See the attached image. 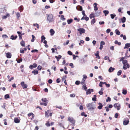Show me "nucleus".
Here are the masks:
<instances>
[{
    "label": "nucleus",
    "instance_id": "1",
    "mask_svg": "<svg viewBox=\"0 0 130 130\" xmlns=\"http://www.w3.org/2000/svg\"><path fill=\"white\" fill-rule=\"evenodd\" d=\"M47 17V21L50 23L53 22L54 21V18L53 15L51 14H46Z\"/></svg>",
    "mask_w": 130,
    "mask_h": 130
},
{
    "label": "nucleus",
    "instance_id": "2",
    "mask_svg": "<svg viewBox=\"0 0 130 130\" xmlns=\"http://www.w3.org/2000/svg\"><path fill=\"white\" fill-rule=\"evenodd\" d=\"M86 106L88 109L90 110H92L95 109V105L93 103H91L87 104Z\"/></svg>",
    "mask_w": 130,
    "mask_h": 130
},
{
    "label": "nucleus",
    "instance_id": "3",
    "mask_svg": "<svg viewBox=\"0 0 130 130\" xmlns=\"http://www.w3.org/2000/svg\"><path fill=\"white\" fill-rule=\"evenodd\" d=\"M113 106L117 109L118 110H119L121 108L120 105L118 103L115 104L113 105Z\"/></svg>",
    "mask_w": 130,
    "mask_h": 130
},
{
    "label": "nucleus",
    "instance_id": "4",
    "mask_svg": "<svg viewBox=\"0 0 130 130\" xmlns=\"http://www.w3.org/2000/svg\"><path fill=\"white\" fill-rule=\"evenodd\" d=\"M68 120L70 122L73 124H74L75 123V121L72 117H68Z\"/></svg>",
    "mask_w": 130,
    "mask_h": 130
},
{
    "label": "nucleus",
    "instance_id": "5",
    "mask_svg": "<svg viewBox=\"0 0 130 130\" xmlns=\"http://www.w3.org/2000/svg\"><path fill=\"white\" fill-rule=\"evenodd\" d=\"M77 30L79 32L80 35H81L83 33H84L85 31V30L83 28H79Z\"/></svg>",
    "mask_w": 130,
    "mask_h": 130
},
{
    "label": "nucleus",
    "instance_id": "6",
    "mask_svg": "<svg viewBox=\"0 0 130 130\" xmlns=\"http://www.w3.org/2000/svg\"><path fill=\"white\" fill-rule=\"evenodd\" d=\"M21 85L23 89L26 88L27 87V85L25 84L24 82H22L21 83Z\"/></svg>",
    "mask_w": 130,
    "mask_h": 130
},
{
    "label": "nucleus",
    "instance_id": "7",
    "mask_svg": "<svg viewBox=\"0 0 130 130\" xmlns=\"http://www.w3.org/2000/svg\"><path fill=\"white\" fill-rule=\"evenodd\" d=\"M129 123L128 119L127 118L125 119V120L123 121V124L124 125H126L128 124Z\"/></svg>",
    "mask_w": 130,
    "mask_h": 130
},
{
    "label": "nucleus",
    "instance_id": "8",
    "mask_svg": "<svg viewBox=\"0 0 130 130\" xmlns=\"http://www.w3.org/2000/svg\"><path fill=\"white\" fill-rule=\"evenodd\" d=\"M20 121V119L19 118L15 117L14 119V122L16 123H19Z\"/></svg>",
    "mask_w": 130,
    "mask_h": 130
},
{
    "label": "nucleus",
    "instance_id": "9",
    "mask_svg": "<svg viewBox=\"0 0 130 130\" xmlns=\"http://www.w3.org/2000/svg\"><path fill=\"white\" fill-rule=\"evenodd\" d=\"M99 51H96V53H95L94 55L96 56V58H98L99 59L100 58V57L99 55Z\"/></svg>",
    "mask_w": 130,
    "mask_h": 130
},
{
    "label": "nucleus",
    "instance_id": "10",
    "mask_svg": "<svg viewBox=\"0 0 130 130\" xmlns=\"http://www.w3.org/2000/svg\"><path fill=\"white\" fill-rule=\"evenodd\" d=\"M129 64L127 63L126 64H124L123 67V68L125 70H126L127 68H129Z\"/></svg>",
    "mask_w": 130,
    "mask_h": 130
},
{
    "label": "nucleus",
    "instance_id": "11",
    "mask_svg": "<svg viewBox=\"0 0 130 130\" xmlns=\"http://www.w3.org/2000/svg\"><path fill=\"white\" fill-rule=\"evenodd\" d=\"M83 78L82 79V82H81L82 84H83L84 83V82L85 80V79L87 78V76L86 75H83Z\"/></svg>",
    "mask_w": 130,
    "mask_h": 130
},
{
    "label": "nucleus",
    "instance_id": "12",
    "mask_svg": "<svg viewBox=\"0 0 130 130\" xmlns=\"http://www.w3.org/2000/svg\"><path fill=\"white\" fill-rule=\"evenodd\" d=\"M76 9H77L79 11H82L83 10L82 7V6H78L77 7H76Z\"/></svg>",
    "mask_w": 130,
    "mask_h": 130
},
{
    "label": "nucleus",
    "instance_id": "13",
    "mask_svg": "<svg viewBox=\"0 0 130 130\" xmlns=\"http://www.w3.org/2000/svg\"><path fill=\"white\" fill-rule=\"evenodd\" d=\"M115 70V68H112V67H110L109 68L108 70V71L109 72L111 73L113 72L114 70Z\"/></svg>",
    "mask_w": 130,
    "mask_h": 130
},
{
    "label": "nucleus",
    "instance_id": "14",
    "mask_svg": "<svg viewBox=\"0 0 130 130\" xmlns=\"http://www.w3.org/2000/svg\"><path fill=\"white\" fill-rule=\"evenodd\" d=\"M50 32L51 33V35L52 36H53L55 33V31L52 29H51L50 30Z\"/></svg>",
    "mask_w": 130,
    "mask_h": 130
},
{
    "label": "nucleus",
    "instance_id": "15",
    "mask_svg": "<svg viewBox=\"0 0 130 130\" xmlns=\"http://www.w3.org/2000/svg\"><path fill=\"white\" fill-rule=\"evenodd\" d=\"M98 104L99 105V106L98 107V108L99 109H101L103 106L102 104L100 103H98Z\"/></svg>",
    "mask_w": 130,
    "mask_h": 130
},
{
    "label": "nucleus",
    "instance_id": "16",
    "mask_svg": "<svg viewBox=\"0 0 130 130\" xmlns=\"http://www.w3.org/2000/svg\"><path fill=\"white\" fill-rule=\"evenodd\" d=\"M17 36H14L13 35H12L11 36L10 38L12 40H15L17 38Z\"/></svg>",
    "mask_w": 130,
    "mask_h": 130
},
{
    "label": "nucleus",
    "instance_id": "17",
    "mask_svg": "<svg viewBox=\"0 0 130 130\" xmlns=\"http://www.w3.org/2000/svg\"><path fill=\"white\" fill-rule=\"evenodd\" d=\"M17 33L19 35V40H21L22 39V35H21V32L18 31L17 32Z\"/></svg>",
    "mask_w": 130,
    "mask_h": 130
},
{
    "label": "nucleus",
    "instance_id": "18",
    "mask_svg": "<svg viewBox=\"0 0 130 130\" xmlns=\"http://www.w3.org/2000/svg\"><path fill=\"white\" fill-rule=\"evenodd\" d=\"M11 56V54L9 53H6V57L8 58H10Z\"/></svg>",
    "mask_w": 130,
    "mask_h": 130
},
{
    "label": "nucleus",
    "instance_id": "19",
    "mask_svg": "<svg viewBox=\"0 0 130 130\" xmlns=\"http://www.w3.org/2000/svg\"><path fill=\"white\" fill-rule=\"evenodd\" d=\"M62 56L61 55H59L58 56H55V58L57 59V61H58L61 58Z\"/></svg>",
    "mask_w": 130,
    "mask_h": 130
},
{
    "label": "nucleus",
    "instance_id": "20",
    "mask_svg": "<svg viewBox=\"0 0 130 130\" xmlns=\"http://www.w3.org/2000/svg\"><path fill=\"white\" fill-rule=\"evenodd\" d=\"M10 15L9 13H7L6 15H4L2 17V19H5L7 18L8 17H9Z\"/></svg>",
    "mask_w": 130,
    "mask_h": 130
},
{
    "label": "nucleus",
    "instance_id": "21",
    "mask_svg": "<svg viewBox=\"0 0 130 130\" xmlns=\"http://www.w3.org/2000/svg\"><path fill=\"white\" fill-rule=\"evenodd\" d=\"M20 44L22 46L25 47V42L23 40L22 41L20 42Z\"/></svg>",
    "mask_w": 130,
    "mask_h": 130
},
{
    "label": "nucleus",
    "instance_id": "22",
    "mask_svg": "<svg viewBox=\"0 0 130 130\" xmlns=\"http://www.w3.org/2000/svg\"><path fill=\"white\" fill-rule=\"evenodd\" d=\"M19 10L20 12H22L23 10V6H21L19 8Z\"/></svg>",
    "mask_w": 130,
    "mask_h": 130
},
{
    "label": "nucleus",
    "instance_id": "23",
    "mask_svg": "<svg viewBox=\"0 0 130 130\" xmlns=\"http://www.w3.org/2000/svg\"><path fill=\"white\" fill-rule=\"evenodd\" d=\"M129 47H130V44L129 43H126L125 44V46L124 47V48H128Z\"/></svg>",
    "mask_w": 130,
    "mask_h": 130
},
{
    "label": "nucleus",
    "instance_id": "24",
    "mask_svg": "<svg viewBox=\"0 0 130 130\" xmlns=\"http://www.w3.org/2000/svg\"><path fill=\"white\" fill-rule=\"evenodd\" d=\"M103 13H104L105 15L106 16L109 13V12L107 10H104L103 11Z\"/></svg>",
    "mask_w": 130,
    "mask_h": 130
},
{
    "label": "nucleus",
    "instance_id": "25",
    "mask_svg": "<svg viewBox=\"0 0 130 130\" xmlns=\"http://www.w3.org/2000/svg\"><path fill=\"white\" fill-rule=\"evenodd\" d=\"M115 32L116 34L118 35H120V32L119 31L118 29H116L115 30Z\"/></svg>",
    "mask_w": 130,
    "mask_h": 130
},
{
    "label": "nucleus",
    "instance_id": "26",
    "mask_svg": "<svg viewBox=\"0 0 130 130\" xmlns=\"http://www.w3.org/2000/svg\"><path fill=\"white\" fill-rule=\"evenodd\" d=\"M32 73L34 75H36L38 73V71L37 70H35L32 72Z\"/></svg>",
    "mask_w": 130,
    "mask_h": 130
},
{
    "label": "nucleus",
    "instance_id": "27",
    "mask_svg": "<svg viewBox=\"0 0 130 130\" xmlns=\"http://www.w3.org/2000/svg\"><path fill=\"white\" fill-rule=\"evenodd\" d=\"M72 19H68L67 21V22L68 24H70L72 22Z\"/></svg>",
    "mask_w": 130,
    "mask_h": 130
},
{
    "label": "nucleus",
    "instance_id": "28",
    "mask_svg": "<svg viewBox=\"0 0 130 130\" xmlns=\"http://www.w3.org/2000/svg\"><path fill=\"white\" fill-rule=\"evenodd\" d=\"M95 22V20L94 18L92 19L91 21V25L93 24Z\"/></svg>",
    "mask_w": 130,
    "mask_h": 130
},
{
    "label": "nucleus",
    "instance_id": "29",
    "mask_svg": "<svg viewBox=\"0 0 130 130\" xmlns=\"http://www.w3.org/2000/svg\"><path fill=\"white\" fill-rule=\"evenodd\" d=\"M15 13L16 14L17 19H18L19 18V17H20V13L19 12H15Z\"/></svg>",
    "mask_w": 130,
    "mask_h": 130
},
{
    "label": "nucleus",
    "instance_id": "30",
    "mask_svg": "<svg viewBox=\"0 0 130 130\" xmlns=\"http://www.w3.org/2000/svg\"><path fill=\"white\" fill-rule=\"evenodd\" d=\"M115 44H118L119 45H120L121 44V43L120 42H118L117 40L115 41Z\"/></svg>",
    "mask_w": 130,
    "mask_h": 130
},
{
    "label": "nucleus",
    "instance_id": "31",
    "mask_svg": "<svg viewBox=\"0 0 130 130\" xmlns=\"http://www.w3.org/2000/svg\"><path fill=\"white\" fill-rule=\"evenodd\" d=\"M89 17L91 19H92L93 18H94V14L92 13L90 14L89 15Z\"/></svg>",
    "mask_w": 130,
    "mask_h": 130
},
{
    "label": "nucleus",
    "instance_id": "32",
    "mask_svg": "<svg viewBox=\"0 0 130 130\" xmlns=\"http://www.w3.org/2000/svg\"><path fill=\"white\" fill-rule=\"evenodd\" d=\"M60 19L63 21H64L66 20V19L64 18V16L63 15H61L60 16Z\"/></svg>",
    "mask_w": 130,
    "mask_h": 130
},
{
    "label": "nucleus",
    "instance_id": "33",
    "mask_svg": "<svg viewBox=\"0 0 130 130\" xmlns=\"http://www.w3.org/2000/svg\"><path fill=\"white\" fill-rule=\"evenodd\" d=\"M91 93V92L90 91V89L87 90L86 92V94L87 95L90 94Z\"/></svg>",
    "mask_w": 130,
    "mask_h": 130
},
{
    "label": "nucleus",
    "instance_id": "34",
    "mask_svg": "<svg viewBox=\"0 0 130 130\" xmlns=\"http://www.w3.org/2000/svg\"><path fill=\"white\" fill-rule=\"evenodd\" d=\"M122 71L121 70H119L117 73V75L118 76H119L121 75L122 73Z\"/></svg>",
    "mask_w": 130,
    "mask_h": 130
},
{
    "label": "nucleus",
    "instance_id": "35",
    "mask_svg": "<svg viewBox=\"0 0 130 130\" xmlns=\"http://www.w3.org/2000/svg\"><path fill=\"white\" fill-rule=\"evenodd\" d=\"M96 95H94L93 97L92 98V100L93 101H96Z\"/></svg>",
    "mask_w": 130,
    "mask_h": 130
},
{
    "label": "nucleus",
    "instance_id": "36",
    "mask_svg": "<svg viewBox=\"0 0 130 130\" xmlns=\"http://www.w3.org/2000/svg\"><path fill=\"white\" fill-rule=\"evenodd\" d=\"M127 93V91L125 89L123 90L122 93L123 94L125 95Z\"/></svg>",
    "mask_w": 130,
    "mask_h": 130
},
{
    "label": "nucleus",
    "instance_id": "37",
    "mask_svg": "<svg viewBox=\"0 0 130 130\" xmlns=\"http://www.w3.org/2000/svg\"><path fill=\"white\" fill-rule=\"evenodd\" d=\"M121 21L122 23H124L125 22L126 18L125 17H123L121 19Z\"/></svg>",
    "mask_w": 130,
    "mask_h": 130
},
{
    "label": "nucleus",
    "instance_id": "38",
    "mask_svg": "<svg viewBox=\"0 0 130 130\" xmlns=\"http://www.w3.org/2000/svg\"><path fill=\"white\" fill-rule=\"evenodd\" d=\"M42 101L43 102H46V103H47L48 102V100L46 99V98H44V99H42Z\"/></svg>",
    "mask_w": 130,
    "mask_h": 130
},
{
    "label": "nucleus",
    "instance_id": "39",
    "mask_svg": "<svg viewBox=\"0 0 130 130\" xmlns=\"http://www.w3.org/2000/svg\"><path fill=\"white\" fill-rule=\"evenodd\" d=\"M45 38L44 37V36L43 35L41 37V41L42 42H43V40H45Z\"/></svg>",
    "mask_w": 130,
    "mask_h": 130
},
{
    "label": "nucleus",
    "instance_id": "40",
    "mask_svg": "<svg viewBox=\"0 0 130 130\" xmlns=\"http://www.w3.org/2000/svg\"><path fill=\"white\" fill-rule=\"evenodd\" d=\"M9 96L8 94H6L5 95V99L9 98Z\"/></svg>",
    "mask_w": 130,
    "mask_h": 130
},
{
    "label": "nucleus",
    "instance_id": "41",
    "mask_svg": "<svg viewBox=\"0 0 130 130\" xmlns=\"http://www.w3.org/2000/svg\"><path fill=\"white\" fill-rule=\"evenodd\" d=\"M116 16V15L115 14H110V16L111 18L112 19H113L114 18V17Z\"/></svg>",
    "mask_w": 130,
    "mask_h": 130
},
{
    "label": "nucleus",
    "instance_id": "42",
    "mask_svg": "<svg viewBox=\"0 0 130 130\" xmlns=\"http://www.w3.org/2000/svg\"><path fill=\"white\" fill-rule=\"evenodd\" d=\"M111 100V98L109 97H107V99L106 100V101L107 102L108 101H110Z\"/></svg>",
    "mask_w": 130,
    "mask_h": 130
},
{
    "label": "nucleus",
    "instance_id": "43",
    "mask_svg": "<svg viewBox=\"0 0 130 130\" xmlns=\"http://www.w3.org/2000/svg\"><path fill=\"white\" fill-rule=\"evenodd\" d=\"M24 51L22 48L20 49V53H24Z\"/></svg>",
    "mask_w": 130,
    "mask_h": 130
},
{
    "label": "nucleus",
    "instance_id": "44",
    "mask_svg": "<svg viewBox=\"0 0 130 130\" xmlns=\"http://www.w3.org/2000/svg\"><path fill=\"white\" fill-rule=\"evenodd\" d=\"M100 12H96L95 14L96 16H98L100 15Z\"/></svg>",
    "mask_w": 130,
    "mask_h": 130
},
{
    "label": "nucleus",
    "instance_id": "45",
    "mask_svg": "<svg viewBox=\"0 0 130 130\" xmlns=\"http://www.w3.org/2000/svg\"><path fill=\"white\" fill-rule=\"evenodd\" d=\"M127 62V61L126 60H124L123 61V63L124 64H125Z\"/></svg>",
    "mask_w": 130,
    "mask_h": 130
},
{
    "label": "nucleus",
    "instance_id": "46",
    "mask_svg": "<svg viewBox=\"0 0 130 130\" xmlns=\"http://www.w3.org/2000/svg\"><path fill=\"white\" fill-rule=\"evenodd\" d=\"M2 37L3 38H8V37L6 35H2Z\"/></svg>",
    "mask_w": 130,
    "mask_h": 130
},
{
    "label": "nucleus",
    "instance_id": "47",
    "mask_svg": "<svg viewBox=\"0 0 130 130\" xmlns=\"http://www.w3.org/2000/svg\"><path fill=\"white\" fill-rule=\"evenodd\" d=\"M80 83V82L79 81L77 80L76 81L75 84L77 85H79Z\"/></svg>",
    "mask_w": 130,
    "mask_h": 130
},
{
    "label": "nucleus",
    "instance_id": "48",
    "mask_svg": "<svg viewBox=\"0 0 130 130\" xmlns=\"http://www.w3.org/2000/svg\"><path fill=\"white\" fill-rule=\"evenodd\" d=\"M74 20L75 21H77L78 22L80 21V19L79 18H77L76 17H75L74 18Z\"/></svg>",
    "mask_w": 130,
    "mask_h": 130
},
{
    "label": "nucleus",
    "instance_id": "49",
    "mask_svg": "<svg viewBox=\"0 0 130 130\" xmlns=\"http://www.w3.org/2000/svg\"><path fill=\"white\" fill-rule=\"evenodd\" d=\"M69 40H67L66 41V43H64L63 44L64 45H66L68 44L69 43Z\"/></svg>",
    "mask_w": 130,
    "mask_h": 130
},
{
    "label": "nucleus",
    "instance_id": "50",
    "mask_svg": "<svg viewBox=\"0 0 130 130\" xmlns=\"http://www.w3.org/2000/svg\"><path fill=\"white\" fill-rule=\"evenodd\" d=\"M94 11H95L97 10L98 9V7L96 6H94Z\"/></svg>",
    "mask_w": 130,
    "mask_h": 130
},
{
    "label": "nucleus",
    "instance_id": "51",
    "mask_svg": "<svg viewBox=\"0 0 130 130\" xmlns=\"http://www.w3.org/2000/svg\"><path fill=\"white\" fill-rule=\"evenodd\" d=\"M83 88H84V89L85 90H86L87 89V87H86V86L85 85H84L83 86Z\"/></svg>",
    "mask_w": 130,
    "mask_h": 130
},
{
    "label": "nucleus",
    "instance_id": "52",
    "mask_svg": "<svg viewBox=\"0 0 130 130\" xmlns=\"http://www.w3.org/2000/svg\"><path fill=\"white\" fill-rule=\"evenodd\" d=\"M104 21H100L99 22V24L100 25H103L104 24Z\"/></svg>",
    "mask_w": 130,
    "mask_h": 130
},
{
    "label": "nucleus",
    "instance_id": "53",
    "mask_svg": "<svg viewBox=\"0 0 130 130\" xmlns=\"http://www.w3.org/2000/svg\"><path fill=\"white\" fill-rule=\"evenodd\" d=\"M56 82L57 83H59L60 82V79L59 78H57L56 80Z\"/></svg>",
    "mask_w": 130,
    "mask_h": 130
},
{
    "label": "nucleus",
    "instance_id": "54",
    "mask_svg": "<svg viewBox=\"0 0 130 130\" xmlns=\"http://www.w3.org/2000/svg\"><path fill=\"white\" fill-rule=\"evenodd\" d=\"M45 115L46 117H49V115H48V112L47 111L45 112Z\"/></svg>",
    "mask_w": 130,
    "mask_h": 130
},
{
    "label": "nucleus",
    "instance_id": "55",
    "mask_svg": "<svg viewBox=\"0 0 130 130\" xmlns=\"http://www.w3.org/2000/svg\"><path fill=\"white\" fill-rule=\"evenodd\" d=\"M68 53L69 55H72V53L70 51H69L68 52Z\"/></svg>",
    "mask_w": 130,
    "mask_h": 130
},
{
    "label": "nucleus",
    "instance_id": "56",
    "mask_svg": "<svg viewBox=\"0 0 130 130\" xmlns=\"http://www.w3.org/2000/svg\"><path fill=\"white\" fill-rule=\"evenodd\" d=\"M42 67L40 66H39L37 67V69L38 70H41L42 69Z\"/></svg>",
    "mask_w": 130,
    "mask_h": 130
},
{
    "label": "nucleus",
    "instance_id": "57",
    "mask_svg": "<svg viewBox=\"0 0 130 130\" xmlns=\"http://www.w3.org/2000/svg\"><path fill=\"white\" fill-rule=\"evenodd\" d=\"M82 13L83 15L84 16H85V17L86 16V15L85 14V11H84V10L82 11Z\"/></svg>",
    "mask_w": 130,
    "mask_h": 130
},
{
    "label": "nucleus",
    "instance_id": "58",
    "mask_svg": "<svg viewBox=\"0 0 130 130\" xmlns=\"http://www.w3.org/2000/svg\"><path fill=\"white\" fill-rule=\"evenodd\" d=\"M105 108L106 111L107 112H108V111H109V108L108 107L106 106L105 107Z\"/></svg>",
    "mask_w": 130,
    "mask_h": 130
},
{
    "label": "nucleus",
    "instance_id": "59",
    "mask_svg": "<svg viewBox=\"0 0 130 130\" xmlns=\"http://www.w3.org/2000/svg\"><path fill=\"white\" fill-rule=\"evenodd\" d=\"M102 82H100V83L99 84V86L100 87H103V86H102V84H102Z\"/></svg>",
    "mask_w": 130,
    "mask_h": 130
},
{
    "label": "nucleus",
    "instance_id": "60",
    "mask_svg": "<svg viewBox=\"0 0 130 130\" xmlns=\"http://www.w3.org/2000/svg\"><path fill=\"white\" fill-rule=\"evenodd\" d=\"M105 44V43L104 41H102L100 43V44L101 45H104Z\"/></svg>",
    "mask_w": 130,
    "mask_h": 130
},
{
    "label": "nucleus",
    "instance_id": "61",
    "mask_svg": "<svg viewBox=\"0 0 130 130\" xmlns=\"http://www.w3.org/2000/svg\"><path fill=\"white\" fill-rule=\"evenodd\" d=\"M99 93L101 95H102L103 94V92L102 91L100 90L99 92Z\"/></svg>",
    "mask_w": 130,
    "mask_h": 130
},
{
    "label": "nucleus",
    "instance_id": "62",
    "mask_svg": "<svg viewBox=\"0 0 130 130\" xmlns=\"http://www.w3.org/2000/svg\"><path fill=\"white\" fill-rule=\"evenodd\" d=\"M33 65L34 68H35L37 66V65L35 63L33 64Z\"/></svg>",
    "mask_w": 130,
    "mask_h": 130
},
{
    "label": "nucleus",
    "instance_id": "63",
    "mask_svg": "<svg viewBox=\"0 0 130 130\" xmlns=\"http://www.w3.org/2000/svg\"><path fill=\"white\" fill-rule=\"evenodd\" d=\"M111 30L109 29H107L106 30V33H109L110 31Z\"/></svg>",
    "mask_w": 130,
    "mask_h": 130
},
{
    "label": "nucleus",
    "instance_id": "64",
    "mask_svg": "<svg viewBox=\"0 0 130 130\" xmlns=\"http://www.w3.org/2000/svg\"><path fill=\"white\" fill-rule=\"evenodd\" d=\"M53 81L52 79H49L48 80V83L49 84H51L52 82Z\"/></svg>",
    "mask_w": 130,
    "mask_h": 130
}]
</instances>
